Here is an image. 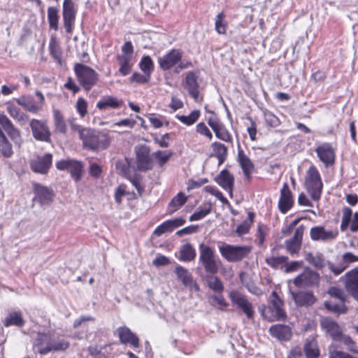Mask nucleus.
<instances>
[{"instance_id": "nucleus-1", "label": "nucleus", "mask_w": 358, "mask_h": 358, "mask_svg": "<svg viewBox=\"0 0 358 358\" xmlns=\"http://www.w3.org/2000/svg\"><path fill=\"white\" fill-rule=\"evenodd\" d=\"M73 129H78L80 138L85 149L98 151L106 149L110 143V137L104 134L90 128L79 129V126L73 125Z\"/></svg>"}, {"instance_id": "nucleus-7", "label": "nucleus", "mask_w": 358, "mask_h": 358, "mask_svg": "<svg viewBox=\"0 0 358 358\" xmlns=\"http://www.w3.org/2000/svg\"><path fill=\"white\" fill-rule=\"evenodd\" d=\"M320 281V274L306 267L301 274L294 278V284L297 287H318Z\"/></svg>"}, {"instance_id": "nucleus-45", "label": "nucleus", "mask_w": 358, "mask_h": 358, "mask_svg": "<svg viewBox=\"0 0 358 358\" xmlns=\"http://www.w3.org/2000/svg\"><path fill=\"white\" fill-rule=\"evenodd\" d=\"M59 18V10L55 7H49L48 8V20L50 29L55 31L58 29Z\"/></svg>"}, {"instance_id": "nucleus-32", "label": "nucleus", "mask_w": 358, "mask_h": 358, "mask_svg": "<svg viewBox=\"0 0 358 358\" xmlns=\"http://www.w3.org/2000/svg\"><path fill=\"white\" fill-rule=\"evenodd\" d=\"M303 352L306 358H319L320 350L316 339L313 338L305 343Z\"/></svg>"}, {"instance_id": "nucleus-19", "label": "nucleus", "mask_w": 358, "mask_h": 358, "mask_svg": "<svg viewBox=\"0 0 358 358\" xmlns=\"http://www.w3.org/2000/svg\"><path fill=\"white\" fill-rule=\"evenodd\" d=\"M270 303L271 304L268 306V310L272 313L273 320H285L286 317V314L282 308L283 302L275 291H273L271 293Z\"/></svg>"}, {"instance_id": "nucleus-12", "label": "nucleus", "mask_w": 358, "mask_h": 358, "mask_svg": "<svg viewBox=\"0 0 358 358\" xmlns=\"http://www.w3.org/2000/svg\"><path fill=\"white\" fill-rule=\"evenodd\" d=\"M315 151L320 160L326 167L334 165L336 155L332 145L329 143H324L318 145Z\"/></svg>"}, {"instance_id": "nucleus-6", "label": "nucleus", "mask_w": 358, "mask_h": 358, "mask_svg": "<svg viewBox=\"0 0 358 358\" xmlns=\"http://www.w3.org/2000/svg\"><path fill=\"white\" fill-rule=\"evenodd\" d=\"M36 98L31 95L21 96L17 99H15L18 105L21 106L27 111L37 114L41 112L45 104V97L40 92H36Z\"/></svg>"}, {"instance_id": "nucleus-42", "label": "nucleus", "mask_w": 358, "mask_h": 358, "mask_svg": "<svg viewBox=\"0 0 358 358\" xmlns=\"http://www.w3.org/2000/svg\"><path fill=\"white\" fill-rule=\"evenodd\" d=\"M117 59L120 65L119 73L122 76H127L131 71L132 64H130V57L127 55H117Z\"/></svg>"}, {"instance_id": "nucleus-56", "label": "nucleus", "mask_w": 358, "mask_h": 358, "mask_svg": "<svg viewBox=\"0 0 358 358\" xmlns=\"http://www.w3.org/2000/svg\"><path fill=\"white\" fill-rule=\"evenodd\" d=\"M327 265L331 272H332L335 275H340L347 268L346 266H345L342 262L335 265L332 262L328 261Z\"/></svg>"}, {"instance_id": "nucleus-23", "label": "nucleus", "mask_w": 358, "mask_h": 358, "mask_svg": "<svg viewBox=\"0 0 358 358\" xmlns=\"http://www.w3.org/2000/svg\"><path fill=\"white\" fill-rule=\"evenodd\" d=\"M290 294L297 306H311L317 301L316 297L311 291H299L296 292L290 291Z\"/></svg>"}, {"instance_id": "nucleus-41", "label": "nucleus", "mask_w": 358, "mask_h": 358, "mask_svg": "<svg viewBox=\"0 0 358 358\" xmlns=\"http://www.w3.org/2000/svg\"><path fill=\"white\" fill-rule=\"evenodd\" d=\"M201 113L199 110H194L189 115H176V118L187 126H191L197 122Z\"/></svg>"}, {"instance_id": "nucleus-10", "label": "nucleus", "mask_w": 358, "mask_h": 358, "mask_svg": "<svg viewBox=\"0 0 358 358\" xmlns=\"http://www.w3.org/2000/svg\"><path fill=\"white\" fill-rule=\"evenodd\" d=\"M56 167L61 171H67L76 181H79L83 171V164L74 159H62L56 163Z\"/></svg>"}, {"instance_id": "nucleus-27", "label": "nucleus", "mask_w": 358, "mask_h": 358, "mask_svg": "<svg viewBox=\"0 0 358 358\" xmlns=\"http://www.w3.org/2000/svg\"><path fill=\"white\" fill-rule=\"evenodd\" d=\"M215 181L224 190L227 191L231 196H232L234 178L229 171L226 169L221 171L215 178Z\"/></svg>"}, {"instance_id": "nucleus-8", "label": "nucleus", "mask_w": 358, "mask_h": 358, "mask_svg": "<svg viewBox=\"0 0 358 358\" xmlns=\"http://www.w3.org/2000/svg\"><path fill=\"white\" fill-rule=\"evenodd\" d=\"M33 137L39 141L50 143L51 133L45 120L32 119L29 122Z\"/></svg>"}, {"instance_id": "nucleus-55", "label": "nucleus", "mask_w": 358, "mask_h": 358, "mask_svg": "<svg viewBox=\"0 0 358 358\" xmlns=\"http://www.w3.org/2000/svg\"><path fill=\"white\" fill-rule=\"evenodd\" d=\"M214 132L216 137L222 141L229 142L231 140V135L223 124H221L217 129H216V130L214 131Z\"/></svg>"}, {"instance_id": "nucleus-17", "label": "nucleus", "mask_w": 358, "mask_h": 358, "mask_svg": "<svg viewBox=\"0 0 358 358\" xmlns=\"http://www.w3.org/2000/svg\"><path fill=\"white\" fill-rule=\"evenodd\" d=\"M175 273L183 285L187 287L189 290L194 289L195 292H199L200 290L198 283L194 280L191 273L187 268L178 265L175 268Z\"/></svg>"}, {"instance_id": "nucleus-52", "label": "nucleus", "mask_w": 358, "mask_h": 358, "mask_svg": "<svg viewBox=\"0 0 358 358\" xmlns=\"http://www.w3.org/2000/svg\"><path fill=\"white\" fill-rule=\"evenodd\" d=\"M224 17L225 15L223 12L216 16L215 28L220 34H223L226 32L227 24L224 20Z\"/></svg>"}, {"instance_id": "nucleus-31", "label": "nucleus", "mask_w": 358, "mask_h": 358, "mask_svg": "<svg viewBox=\"0 0 358 358\" xmlns=\"http://www.w3.org/2000/svg\"><path fill=\"white\" fill-rule=\"evenodd\" d=\"M305 259L317 269H322L325 267L328 262L321 252H316L315 254L308 252L306 254Z\"/></svg>"}, {"instance_id": "nucleus-3", "label": "nucleus", "mask_w": 358, "mask_h": 358, "mask_svg": "<svg viewBox=\"0 0 358 358\" xmlns=\"http://www.w3.org/2000/svg\"><path fill=\"white\" fill-rule=\"evenodd\" d=\"M74 71L80 85L85 91H90L96 85L99 75L91 67L77 63L74 65Z\"/></svg>"}, {"instance_id": "nucleus-33", "label": "nucleus", "mask_w": 358, "mask_h": 358, "mask_svg": "<svg viewBox=\"0 0 358 358\" xmlns=\"http://www.w3.org/2000/svg\"><path fill=\"white\" fill-rule=\"evenodd\" d=\"M213 153L211 157H215L218 159L219 165L223 164L227 159V148L222 143L219 142H214L211 144Z\"/></svg>"}, {"instance_id": "nucleus-64", "label": "nucleus", "mask_w": 358, "mask_h": 358, "mask_svg": "<svg viewBox=\"0 0 358 358\" xmlns=\"http://www.w3.org/2000/svg\"><path fill=\"white\" fill-rule=\"evenodd\" d=\"M358 262V256L353 255L351 252H345L342 257V262L348 268L349 264L352 262Z\"/></svg>"}, {"instance_id": "nucleus-50", "label": "nucleus", "mask_w": 358, "mask_h": 358, "mask_svg": "<svg viewBox=\"0 0 358 358\" xmlns=\"http://www.w3.org/2000/svg\"><path fill=\"white\" fill-rule=\"evenodd\" d=\"M327 293L331 297L338 299L340 302H345L346 301L347 295L341 288L331 287L329 289Z\"/></svg>"}, {"instance_id": "nucleus-57", "label": "nucleus", "mask_w": 358, "mask_h": 358, "mask_svg": "<svg viewBox=\"0 0 358 358\" xmlns=\"http://www.w3.org/2000/svg\"><path fill=\"white\" fill-rule=\"evenodd\" d=\"M173 230L169 220H166L159 225L155 230L153 234L157 236H160L164 233L171 232Z\"/></svg>"}, {"instance_id": "nucleus-36", "label": "nucleus", "mask_w": 358, "mask_h": 358, "mask_svg": "<svg viewBox=\"0 0 358 358\" xmlns=\"http://www.w3.org/2000/svg\"><path fill=\"white\" fill-rule=\"evenodd\" d=\"M196 257V251L190 243L182 245L180 248L178 259L182 262H191Z\"/></svg>"}, {"instance_id": "nucleus-14", "label": "nucleus", "mask_w": 358, "mask_h": 358, "mask_svg": "<svg viewBox=\"0 0 358 358\" xmlns=\"http://www.w3.org/2000/svg\"><path fill=\"white\" fill-rule=\"evenodd\" d=\"M182 52L179 49H172L167 54L159 57L158 62L160 68L168 71L178 64L182 59Z\"/></svg>"}, {"instance_id": "nucleus-59", "label": "nucleus", "mask_w": 358, "mask_h": 358, "mask_svg": "<svg viewBox=\"0 0 358 358\" xmlns=\"http://www.w3.org/2000/svg\"><path fill=\"white\" fill-rule=\"evenodd\" d=\"M207 191L210 193L212 195L215 196L217 199H218L222 203L227 204L229 206H231L229 201L223 196L222 193L219 191L217 189H215L213 187H206Z\"/></svg>"}, {"instance_id": "nucleus-22", "label": "nucleus", "mask_w": 358, "mask_h": 358, "mask_svg": "<svg viewBox=\"0 0 358 358\" xmlns=\"http://www.w3.org/2000/svg\"><path fill=\"white\" fill-rule=\"evenodd\" d=\"M304 229L303 225L299 226L295 229L293 236L285 241L286 248L291 255L297 254L300 250Z\"/></svg>"}, {"instance_id": "nucleus-61", "label": "nucleus", "mask_w": 358, "mask_h": 358, "mask_svg": "<svg viewBox=\"0 0 358 358\" xmlns=\"http://www.w3.org/2000/svg\"><path fill=\"white\" fill-rule=\"evenodd\" d=\"M196 132L206 136L209 140L213 138V134L203 122H199L196 127Z\"/></svg>"}, {"instance_id": "nucleus-51", "label": "nucleus", "mask_w": 358, "mask_h": 358, "mask_svg": "<svg viewBox=\"0 0 358 358\" xmlns=\"http://www.w3.org/2000/svg\"><path fill=\"white\" fill-rule=\"evenodd\" d=\"M171 155L172 152L163 150H157L152 154V156L158 160L159 166H164L170 159Z\"/></svg>"}, {"instance_id": "nucleus-58", "label": "nucleus", "mask_w": 358, "mask_h": 358, "mask_svg": "<svg viewBox=\"0 0 358 358\" xmlns=\"http://www.w3.org/2000/svg\"><path fill=\"white\" fill-rule=\"evenodd\" d=\"M125 177L131 182V183L136 187L138 194L141 195L144 191L143 187L140 184V179L138 175L131 176L127 173H124Z\"/></svg>"}, {"instance_id": "nucleus-18", "label": "nucleus", "mask_w": 358, "mask_h": 358, "mask_svg": "<svg viewBox=\"0 0 358 358\" xmlns=\"http://www.w3.org/2000/svg\"><path fill=\"white\" fill-rule=\"evenodd\" d=\"M322 329L334 341L343 331V328L330 317H322L320 320Z\"/></svg>"}, {"instance_id": "nucleus-40", "label": "nucleus", "mask_w": 358, "mask_h": 358, "mask_svg": "<svg viewBox=\"0 0 358 358\" xmlns=\"http://www.w3.org/2000/svg\"><path fill=\"white\" fill-rule=\"evenodd\" d=\"M187 199V196L182 192H179L176 196H174L168 206L169 214H173L183 206L186 203Z\"/></svg>"}, {"instance_id": "nucleus-4", "label": "nucleus", "mask_w": 358, "mask_h": 358, "mask_svg": "<svg viewBox=\"0 0 358 358\" xmlns=\"http://www.w3.org/2000/svg\"><path fill=\"white\" fill-rule=\"evenodd\" d=\"M219 250L222 256L228 262H235L242 260L252 251V247L250 245H232L229 244H222L219 245Z\"/></svg>"}, {"instance_id": "nucleus-34", "label": "nucleus", "mask_w": 358, "mask_h": 358, "mask_svg": "<svg viewBox=\"0 0 358 358\" xmlns=\"http://www.w3.org/2000/svg\"><path fill=\"white\" fill-rule=\"evenodd\" d=\"M215 274H206L204 277L208 287L215 292L221 294L224 291V285Z\"/></svg>"}, {"instance_id": "nucleus-16", "label": "nucleus", "mask_w": 358, "mask_h": 358, "mask_svg": "<svg viewBox=\"0 0 358 358\" xmlns=\"http://www.w3.org/2000/svg\"><path fill=\"white\" fill-rule=\"evenodd\" d=\"M62 15L64 26L69 34L72 32L76 18V11L72 0H64L63 3Z\"/></svg>"}, {"instance_id": "nucleus-39", "label": "nucleus", "mask_w": 358, "mask_h": 358, "mask_svg": "<svg viewBox=\"0 0 358 358\" xmlns=\"http://www.w3.org/2000/svg\"><path fill=\"white\" fill-rule=\"evenodd\" d=\"M3 324L5 327L16 326L22 327L24 324V321L20 312H13L6 317Z\"/></svg>"}, {"instance_id": "nucleus-26", "label": "nucleus", "mask_w": 358, "mask_h": 358, "mask_svg": "<svg viewBox=\"0 0 358 358\" xmlns=\"http://www.w3.org/2000/svg\"><path fill=\"white\" fill-rule=\"evenodd\" d=\"M269 332L271 335L279 341H289L292 333L291 328L285 324H275L270 327Z\"/></svg>"}, {"instance_id": "nucleus-63", "label": "nucleus", "mask_w": 358, "mask_h": 358, "mask_svg": "<svg viewBox=\"0 0 358 358\" xmlns=\"http://www.w3.org/2000/svg\"><path fill=\"white\" fill-rule=\"evenodd\" d=\"M208 113H210L211 115L208 118V124L214 131L222 124L220 123L213 111L209 110Z\"/></svg>"}, {"instance_id": "nucleus-21", "label": "nucleus", "mask_w": 358, "mask_h": 358, "mask_svg": "<svg viewBox=\"0 0 358 358\" xmlns=\"http://www.w3.org/2000/svg\"><path fill=\"white\" fill-rule=\"evenodd\" d=\"M294 204V199L292 193L289 189L287 183H284L282 189H280V196L278 201L279 210L285 214L292 207Z\"/></svg>"}, {"instance_id": "nucleus-49", "label": "nucleus", "mask_w": 358, "mask_h": 358, "mask_svg": "<svg viewBox=\"0 0 358 358\" xmlns=\"http://www.w3.org/2000/svg\"><path fill=\"white\" fill-rule=\"evenodd\" d=\"M52 345L53 350L56 352L68 349L70 346V343L62 336L55 337L52 335Z\"/></svg>"}, {"instance_id": "nucleus-13", "label": "nucleus", "mask_w": 358, "mask_h": 358, "mask_svg": "<svg viewBox=\"0 0 358 358\" xmlns=\"http://www.w3.org/2000/svg\"><path fill=\"white\" fill-rule=\"evenodd\" d=\"M198 72L189 71L186 73L185 78L182 81V86L188 94L197 101L199 96V84L198 83Z\"/></svg>"}, {"instance_id": "nucleus-48", "label": "nucleus", "mask_w": 358, "mask_h": 358, "mask_svg": "<svg viewBox=\"0 0 358 358\" xmlns=\"http://www.w3.org/2000/svg\"><path fill=\"white\" fill-rule=\"evenodd\" d=\"M334 341L340 342L345 345L348 350L353 352H357V346L355 342L348 335L344 334L343 331L339 336L334 340Z\"/></svg>"}, {"instance_id": "nucleus-47", "label": "nucleus", "mask_w": 358, "mask_h": 358, "mask_svg": "<svg viewBox=\"0 0 358 358\" xmlns=\"http://www.w3.org/2000/svg\"><path fill=\"white\" fill-rule=\"evenodd\" d=\"M140 69L145 73L146 76H150L151 73L154 71V64L151 57L148 55L143 56L139 64H138Z\"/></svg>"}, {"instance_id": "nucleus-2", "label": "nucleus", "mask_w": 358, "mask_h": 358, "mask_svg": "<svg viewBox=\"0 0 358 358\" xmlns=\"http://www.w3.org/2000/svg\"><path fill=\"white\" fill-rule=\"evenodd\" d=\"M305 187L314 201H318L320 199L323 183L317 169L313 165L310 166L307 171Z\"/></svg>"}, {"instance_id": "nucleus-29", "label": "nucleus", "mask_w": 358, "mask_h": 358, "mask_svg": "<svg viewBox=\"0 0 358 358\" xmlns=\"http://www.w3.org/2000/svg\"><path fill=\"white\" fill-rule=\"evenodd\" d=\"M238 159L243 169L245 176L250 179L254 169V165L244 151L239 148L238 150Z\"/></svg>"}, {"instance_id": "nucleus-43", "label": "nucleus", "mask_w": 358, "mask_h": 358, "mask_svg": "<svg viewBox=\"0 0 358 358\" xmlns=\"http://www.w3.org/2000/svg\"><path fill=\"white\" fill-rule=\"evenodd\" d=\"M325 308L331 312L338 314H345L347 313L348 308L345 305V302L338 303L330 300L324 302Z\"/></svg>"}, {"instance_id": "nucleus-46", "label": "nucleus", "mask_w": 358, "mask_h": 358, "mask_svg": "<svg viewBox=\"0 0 358 358\" xmlns=\"http://www.w3.org/2000/svg\"><path fill=\"white\" fill-rule=\"evenodd\" d=\"M211 212L210 204H204L199 206L197 210L189 217L190 222L200 220L204 218Z\"/></svg>"}, {"instance_id": "nucleus-11", "label": "nucleus", "mask_w": 358, "mask_h": 358, "mask_svg": "<svg viewBox=\"0 0 358 358\" xmlns=\"http://www.w3.org/2000/svg\"><path fill=\"white\" fill-rule=\"evenodd\" d=\"M150 153V148L145 145H142L136 150V166L139 171H146L152 169L153 162Z\"/></svg>"}, {"instance_id": "nucleus-62", "label": "nucleus", "mask_w": 358, "mask_h": 358, "mask_svg": "<svg viewBox=\"0 0 358 358\" xmlns=\"http://www.w3.org/2000/svg\"><path fill=\"white\" fill-rule=\"evenodd\" d=\"M150 77L148 76H146V74L144 73V75L141 74L139 73H134L133 75L130 78L131 82H135L139 84H144L147 83L150 80Z\"/></svg>"}, {"instance_id": "nucleus-25", "label": "nucleus", "mask_w": 358, "mask_h": 358, "mask_svg": "<svg viewBox=\"0 0 358 358\" xmlns=\"http://www.w3.org/2000/svg\"><path fill=\"white\" fill-rule=\"evenodd\" d=\"M120 341L124 345H130L134 348L139 347V339L130 329L127 327H121L117 329Z\"/></svg>"}, {"instance_id": "nucleus-35", "label": "nucleus", "mask_w": 358, "mask_h": 358, "mask_svg": "<svg viewBox=\"0 0 358 358\" xmlns=\"http://www.w3.org/2000/svg\"><path fill=\"white\" fill-rule=\"evenodd\" d=\"M6 110L8 114L18 122H25L29 120V116L21 112L20 109L10 101L6 103Z\"/></svg>"}, {"instance_id": "nucleus-60", "label": "nucleus", "mask_w": 358, "mask_h": 358, "mask_svg": "<svg viewBox=\"0 0 358 358\" xmlns=\"http://www.w3.org/2000/svg\"><path fill=\"white\" fill-rule=\"evenodd\" d=\"M87 103L83 98H79L76 103V109L80 115L83 117L87 113Z\"/></svg>"}, {"instance_id": "nucleus-53", "label": "nucleus", "mask_w": 358, "mask_h": 358, "mask_svg": "<svg viewBox=\"0 0 358 358\" xmlns=\"http://www.w3.org/2000/svg\"><path fill=\"white\" fill-rule=\"evenodd\" d=\"M342 211L343 216L341 224V231H344L348 228L350 223L352 212V210L348 207H344Z\"/></svg>"}, {"instance_id": "nucleus-20", "label": "nucleus", "mask_w": 358, "mask_h": 358, "mask_svg": "<svg viewBox=\"0 0 358 358\" xmlns=\"http://www.w3.org/2000/svg\"><path fill=\"white\" fill-rule=\"evenodd\" d=\"M52 161V155L47 153L42 157L38 156L32 159L30 163V166L34 172L45 174L51 166Z\"/></svg>"}, {"instance_id": "nucleus-44", "label": "nucleus", "mask_w": 358, "mask_h": 358, "mask_svg": "<svg viewBox=\"0 0 358 358\" xmlns=\"http://www.w3.org/2000/svg\"><path fill=\"white\" fill-rule=\"evenodd\" d=\"M254 217H255L254 213H252V212L248 213L247 220H245L241 224H239L236 229V232L238 234V236H241L248 233L250 228L251 227V224L253 222Z\"/></svg>"}, {"instance_id": "nucleus-30", "label": "nucleus", "mask_w": 358, "mask_h": 358, "mask_svg": "<svg viewBox=\"0 0 358 358\" xmlns=\"http://www.w3.org/2000/svg\"><path fill=\"white\" fill-rule=\"evenodd\" d=\"M35 193L41 205L48 204L52 201L54 196L53 192L51 189L41 185L36 187Z\"/></svg>"}, {"instance_id": "nucleus-15", "label": "nucleus", "mask_w": 358, "mask_h": 358, "mask_svg": "<svg viewBox=\"0 0 358 358\" xmlns=\"http://www.w3.org/2000/svg\"><path fill=\"white\" fill-rule=\"evenodd\" d=\"M34 347L41 355L55 352L52 345V335L50 333H38Z\"/></svg>"}, {"instance_id": "nucleus-9", "label": "nucleus", "mask_w": 358, "mask_h": 358, "mask_svg": "<svg viewBox=\"0 0 358 358\" xmlns=\"http://www.w3.org/2000/svg\"><path fill=\"white\" fill-rule=\"evenodd\" d=\"M229 297L232 303L241 309L248 319L254 317L255 311L252 304L247 299L246 296L236 290L229 292Z\"/></svg>"}, {"instance_id": "nucleus-5", "label": "nucleus", "mask_w": 358, "mask_h": 358, "mask_svg": "<svg viewBox=\"0 0 358 358\" xmlns=\"http://www.w3.org/2000/svg\"><path fill=\"white\" fill-rule=\"evenodd\" d=\"M199 262L207 274H216L218 272L220 262L216 260L214 250L203 243L199 245Z\"/></svg>"}, {"instance_id": "nucleus-38", "label": "nucleus", "mask_w": 358, "mask_h": 358, "mask_svg": "<svg viewBox=\"0 0 358 358\" xmlns=\"http://www.w3.org/2000/svg\"><path fill=\"white\" fill-rule=\"evenodd\" d=\"M121 104L122 101H119L117 98L111 96H106L97 102L96 107L99 110H103L108 107L117 108L121 106Z\"/></svg>"}, {"instance_id": "nucleus-37", "label": "nucleus", "mask_w": 358, "mask_h": 358, "mask_svg": "<svg viewBox=\"0 0 358 358\" xmlns=\"http://www.w3.org/2000/svg\"><path fill=\"white\" fill-rule=\"evenodd\" d=\"M53 122L56 132L63 134L66 133V124L63 115L58 109L53 110Z\"/></svg>"}, {"instance_id": "nucleus-28", "label": "nucleus", "mask_w": 358, "mask_h": 358, "mask_svg": "<svg viewBox=\"0 0 358 358\" xmlns=\"http://www.w3.org/2000/svg\"><path fill=\"white\" fill-rule=\"evenodd\" d=\"M348 280L345 282V287L348 292L358 301V270H352L346 273Z\"/></svg>"}, {"instance_id": "nucleus-54", "label": "nucleus", "mask_w": 358, "mask_h": 358, "mask_svg": "<svg viewBox=\"0 0 358 358\" xmlns=\"http://www.w3.org/2000/svg\"><path fill=\"white\" fill-rule=\"evenodd\" d=\"M49 49L52 57H54V59L56 61H57L58 63L60 64L62 58V52L60 50L59 45L52 39L50 43Z\"/></svg>"}, {"instance_id": "nucleus-24", "label": "nucleus", "mask_w": 358, "mask_h": 358, "mask_svg": "<svg viewBox=\"0 0 358 358\" xmlns=\"http://www.w3.org/2000/svg\"><path fill=\"white\" fill-rule=\"evenodd\" d=\"M338 235L336 231L326 230L321 226L314 227L310 229V236L313 241H328L334 240Z\"/></svg>"}]
</instances>
